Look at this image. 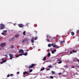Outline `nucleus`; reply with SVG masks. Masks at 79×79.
<instances>
[{"instance_id":"f257e3e1","label":"nucleus","mask_w":79,"mask_h":79,"mask_svg":"<svg viewBox=\"0 0 79 79\" xmlns=\"http://www.w3.org/2000/svg\"><path fill=\"white\" fill-rule=\"evenodd\" d=\"M22 55H25V56H26L27 55V52H25L24 54H20L19 55L17 54L16 56V57L18 58V57H19V56H22Z\"/></svg>"},{"instance_id":"f03ea898","label":"nucleus","mask_w":79,"mask_h":79,"mask_svg":"<svg viewBox=\"0 0 79 79\" xmlns=\"http://www.w3.org/2000/svg\"><path fill=\"white\" fill-rule=\"evenodd\" d=\"M35 65V64H31V65H30L29 67L27 66H26V68H28V69H29L30 68H33L34 66Z\"/></svg>"},{"instance_id":"7ed1b4c3","label":"nucleus","mask_w":79,"mask_h":79,"mask_svg":"<svg viewBox=\"0 0 79 79\" xmlns=\"http://www.w3.org/2000/svg\"><path fill=\"white\" fill-rule=\"evenodd\" d=\"M5 27V25H4L1 24H0V28L1 29H3Z\"/></svg>"},{"instance_id":"20e7f679","label":"nucleus","mask_w":79,"mask_h":79,"mask_svg":"<svg viewBox=\"0 0 79 79\" xmlns=\"http://www.w3.org/2000/svg\"><path fill=\"white\" fill-rule=\"evenodd\" d=\"M6 45V43H2L1 44V46L2 47H5Z\"/></svg>"},{"instance_id":"39448f33","label":"nucleus","mask_w":79,"mask_h":79,"mask_svg":"<svg viewBox=\"0 0 79 79\" xmlns=\"http://www.w3.org/2000/svg\"><path fill=\"white\" fill-rule=\"evenodd\" d=\"M53 47H55L56 48H60V46H56V45H55V44H54L53 46Z\"/></svg>"},{"instance_id":"423d86ee","label":"nucleus","mask_w":79,"mask_h":79,"mask_svg":"<svg viewBox=\"0 0 79 79\" xmlns=\"http://www.w3.org/2000/svg\"><path fill=\"white\" fill-rule=\"evenodd\" d=\"M19 53H24V51L23 49H21L19 51Z\"/></svg>"},{"instance_id":"0eeeda50","label":"nucleus","mask_w":79,"mask_h":79,"mask_svg":"<svg viewBox=\"0 0 79 79\" xmlns=\"http://www.w3.org/2000/svg\"><path fill=\"white\" fill-rule=\"evenodd\" d=\"M57 61H59V62L58 63L59 64H60V63H62V61H61V59H58Z\"/></svg>"},{"instance_id":"6e6552de","label":"nucleus","mask_w":79,"mask_h":79,"mask_svg":"<svg viewBox=\"0 0 79 79\" xmlns=\"http://www.w3.org/2000/svg\"><path fill=\"white\" fill-rule=\"evenodd\" d=\"M18 26L20 27H24V25L21 24H19Z\"/></svg>"},{"instance_id":"1a4fd4ad","label":"nucleus","mask_w":79,"mask_h":79,"mask_svg":"<svg viewBox=\"0 0 79 79\" xmlns=\"http://www.w3.org/2000/svg\"><path fill=\"white\" fill-rule=\"evenodd\" d=\"M60 45H63V42H64V40H63V41H60Z\"/></svg>"},{"instance_id":"9d476101","label":"nucleus","mask_w":79,"mask_h":79,"mask_svg":"<svg viewBox=\"0 0 79 79\" xmlns=\"http://www.w3.org/2000/svg\"><path fill=\"white\" fill-rule=\"evenodd\" d=\"M2 61H3V62H4V63H5V62H6V60L4 59V58H2Z\"/></svg>"},{"instance_id":"9b49d317","label":"nucleus","mask_w":79,"mask_h":79,"mask_svg":"<svg viewBox=\"0 0 79 79\" xmlns=\"http://www.w3.org/2000/svg\"><path fill=\"white\" fill-rule=\"evenodd\" d=\"M31 42L32 43H34V38L33 37L32 38Z\"/></svg>"},{"instance_id":"f8f14e48","label":"nucleus","mask_w":79,"mask_h":79,"mask_svg":"<svg viewBox=\"0 0 79 79\" xmlns=\"http://www.w3.org/2000/svg\"><path fill=\"white\" fill-rule=\"evenodd\" d=\"M15 40V38H13L12 39H10V41H13Z\"/></svg>"},{"instance_id":"ddd939ff","label":"nucleus","mask_w":79,"mask_h":79,"mask_svg":"<svg viewBox=\"0 0 79 79\" xmlns=\"http://www.w3.org/2000/svg\"><path fill=\"white\" fill-rule=\"evenodd\" d=\"M9 56L10 57H13V55L12 54H10Z\"/></svg>"},{"instance_id":"4468645a","label":"nucleus","mask_w":79,"mask_h":79,"mask_svg":"<svg viewBox=\"0 0 79 79\" xmlns=\"http://www.w3.org/2000/svg\"><path fill=\"white\" fill-rule=\"evenodd\" d=\"M56 50H54L53 51H52V54H53L54 53V52H56Z\"/></svg>"},{"instance_id":"2eb2a0df","label":"nucleus","mask_w":79,"mask_h":79,"mask_svg":"<svg viewBox=\"0 0 79 79\" xmlns=\"http://www.w3.org/2000/svg\"><path fill=\"white\" fill-rule=\"evenodd\" d=\"M42 60H44V61H45L46 60V57L44 56Z\"/></svg>"},{"instance_id":"dca6fc26","label":"nucleus","mask_w":79,"mask_h":79,"mask_svg":"<svg viewBox=\"0 0 79 79\" xmlns=\"http://www.w3.org/2000/svg\"><path fill=\"white\" fill-rule=\"evenodd\" d=\"M27 41V40H23L22 41V43H24V42H25Z\"/></svg>"},{"instance_id":"f3484780","label":"nucleus","mask_w":79,"mask_h":79,"mask_svg":"<svg viewBox=\"0 0 79 79\" xmlns=\"http://www.w3.org/2000/svg\"><path fill=\"white\" fill-rule=\"evenodd\" d=\"M45 69V68L44 67H43L42 68V69H41L40 71H43Z\"/></svg>"},{"instance_id":"a211bd4d","label":"nucleus","mask_w":79,"mask_h":79,"mask_svg":"<svg viewBox=\"0 0 79 79\" xmlns=\"http://www.w3.org/2000/svg\"><path fill=\"white\" fill-rule=\"evenodd\" d=\"M48 36H47V37L48 39H46V40H47V41H49V42L50 41V40L48 39Z\"/></svg>"},{"instance_id":"6ab92c4d","label":"nucleus","mask_w":79,"mask_h":79,"mask_svg":"<svg viewBox=\"0 0 79 79\" xmlns=\"http://www.w3.org/2000/svg\"><path fill=\"white\" fill-rule=\"evenodd\" d=\"M51 73L52 74H55V72L53 71H52Z\"/></svg>"},{"instance_id":"aec40b11","label":"nucleus","mask_w":79,"mask_h":79,"mask_svg":"<svg viewBox=\"0 0 79 79\" xmlns=\"http://www.w3.org/2000/svg\"><path fill=\"white\" fill-rule=\"evenodd\" d=\"M72 52L73 53H76V52H77V51L75 50H72Z\"/></svg>"},{"instance_id":"412c9836","label":"nucleus","mask_w":79,"mask_h":79,"mask_svg":"<svg viewBox=\"0 0 79 79\" xmlns=\"http://www.w3.org/2000/svg\"><path fill=\"white\" fill-rule=\"evenodd\" d=\"M18 37H19V35H15V38H17Z\"/></svg>"},{"instance_id":"4be33fe9","label":"nucleus","mask_w":79,"mask_h":79,"mask_svg":"<svg viewBox=\"0 0 79 79\" xmlns=\"http://www.w3.org/2000/svg\"><path fill=\"white\" fill-rule=\"evenodd\" d=\"M48 56L49 57H50V52H48Z\"/></svg>"},{"instance_id":"5701e85b","label":"nucleus","mask_w":79,"mask_h":79,"mask_svg":"<svg viewBox=\"0 0 79 79\" xmlns=\"http://www.w3.org/2000/svg\"><path fill=\"white\" fill-rule=\"evenodd\" d=\"M71 34H72V35H74V33L73 32H72Z\"/></svg>"},{"instance_id":"b1692460","label":"nucleus","mask_w":79,"mask_h":79,"mask_svg":"<svg viewBox=\"0 0 79 79\" xmlns=\"http://www.w3.org/2000/svg\"><path fill=\"white\" fill-rule=\"evenodd\" d=\"M23 35H26V31H24L23 32Z\"/></svg>"},{"instance_id":"393cba45","label":"nucleus","mask_w":79,"mask_h":79,"mask_svg":"<svg viewBox=\"0 0 79 79\" xmlns=\"http://www.w3.org/2000/svg\"><path fill=\"white\" fill-rule=\"evenodd\" d=\"M34 39H35V40H37V39H38V37H37L36 36L34 38Z\"/></svg>"},{"instance_id":"a878e982","label":"nucleus","mask_w":79,"mask_h":79,"mask_svg":"<svg viewBox=\"0 0 79 79\" xmlns=\"http://www.w3.org/2000/svg\"><path fill=\"white\" fill-rule=\"evenodd\" d=\"M14 48V46L13 45H11V47H10V48Z\"/></svg>"},{"instance_id":"bb28decb","label":"nucleus","mask_w":79,"mask_h":79,"mask_svg":"<svg viewBox=\"0 0 79 79\" xmlns=\"http://www.w3.org/2000/svg\"><path fill=\"white\" fill-rule=\"evenodd\" d=\"M48 46L49 47H51V44H49L48 45Z\"/></svg>"},{"instance_id":"cd10ccee","label":"nucleus","mask_w":79,"mask_h":79,"mask_svg":"<svg viewBox=\"0 0 79 79\" xmlns=\"http://www.w3.org/2000/svg\"><path fill=\"white\" fill-rule=\"evenodd\" d=\"M33 71V69H30V73H31Z\"/></svg>"},{"instance_id":"c85d7f7f","label":"nucleus","mask_w":79,"mask_h":79,"mask_svg":"<svg viewBox=\"0 0 79 79\" xmlns=\"http://www.w3.org/2000/svg\"><path fill=\"white\" fill-rule=\"evenodd\" d=\"M26 74V71H25L23 73V74L24 75H25V74Z\"/></svg>"},{"instance_id":"c756f323","label":"nucleus","mask_w":79,"mask_h":79,"mask_svg":"<svg viewBox=\"0 0 79 79\" xmlns=\"http://www.w3.org/2000/svg\"><path fill=\"white\" fill-rule=\"evenodd\" d=\"M50 78H51V79H53V77L52 76H50Z\"/></svg>"},{"instance_id":"7c9ffc66","label":"nucleus","mask_w":79,"mask_h":79,"mask_svg":"<svg viewBox=\"0 0 79 79\" xmlns=\"http://www.w3.org/2000/svg\"><path fill=\"white\" fill-rule=\"evenodd\" d=\"M79 30H78L77 31V33L79 34Z\"/></svg>"},{"instance_id":"2f4dec72","label":"nucleus","mask_w":79,"mask_h":79,"mask_svg":"<svg viewBox=\"0 0 79 79\" xmlns=\"http://www.w3.org/2000/svg\"><path fill=\"white\" fill-rule=\"evenodd\" d=\"M73 53V52H72V51H70V52H69V54H72V53Z\"/></svg>"},{"instance_id":"473e14b6","label":"nucleus","mask_w":79,"mask_h":79,"mask_svg":"<svg viewBox=\"0 0 79 79\" xmlns=\"http://www.w3.org/2000/svg\"><path fill=\"white\" fill-rule=\"evenodd\" d=\"M48 68H52V65H50L49 66H48Z\"/></svg>"},{"instance_id":"72a5a7b5","label":"nucleus","mask_w":79,"mask_h":79,"mask_svg":"<svg viewBox=\"0 0 79 79\" xmlns=\"http://www.w3.org/2000/svg\"><path fill=\"white\" fill-rule=\"evenodd\" d=\"M64 67H65V68H68V65H65V66H64Z\"/></svg>"},{"instance_id":"f704fd0d","label":"nucleus","mask_w":79,"mask_h":79,"mask_svg":"<svg viewBox=\"0 0 79 79\" xmlns=\"http://www.w3.org/2000/svg\"><path fill=\"white\" fill-rule=\"evenodd\" d=\"M53 43H52V44H51V46H53Z\"/></svg>"},{"instance_id":"c9c22d12","label":"nucleus","mask_w":79,"mask_h":79,"mask_svg":"<svg viewBox=\"0 0 79 79\" xmlns=\"http://www.w3.org/2000/svg\"><path fill=\"white\" fill-rule=\"evenodd\" d=\"M4 63V62H3V61H2V62H1L0 63L1 64H3Z\"/></svg>"},{"instance_id":"e433bc0d","label":"nucleus","mask_w":79,"mask_h":79,"mask_svg":"<svg viewBox=\"0 0 79 79\" xmlns=\"http://www.w3.org/2000/svg\"><path fill=\"white\" fill-rule=\"evenodd\" d=\"M35 34H37V31H35Z\"/></svg>"},{"instance_id":"4c0bfd02","label":"nucleus","mask_w":79,"mask_h":79,"mask_svg":"<svg viewBox=\"0 0 79 79\" xmlns=\"http://www.w3.org/2000/svg\"><path fill=\"white\" fill-rule=\"evenodd\" d=\"M7 32V30H5L4 31H3L4 32Z\"/></svg>"},{"instance_id":"58836bf2","label":"nucleus","mask_w":79,"mask_h":79,"mask_svg":"<svg viewBox=\"0 0 79 79\" xmlns=\"http://www.w3.org/2000/svg\"><path fill=\"white\" fill-rule=\"evenodd\" d=\"M10 60H12L13 59V57H10Z\"/></svg>"},{"instance_id":"ea45409f","label":"nucleus","mask_w":79,"mask_h":79,"mask_svg":"<svg viewBox=\"0 0 79 79\" xmlns=\"http://www.w3.org/2000/svg\"><path fill=\"white\" fill-rule=\"evenodd\" d=\"M13 74H11L10 76L12 77L13 76Z\"/></svg>"},{"instance_id":"a19ab883","label":"nucleus","mask_w":79,"mask_h":79,"mask_svg":"<svg viewBox=\"0 0 79 79\" xmlns=\"http://www.w3.org/2000/svg\"><path fill=\"white\" fill-rule=\"evenodd\" d=\"M7 76V77H10V75L8 74Z\"/></svg>"},{"instance_id":"79ce46f5","label":"nucleus","mask_w":79,"mask_h":79,"mask_svg":"<svg viewBox=\"0 0 79 79\" xmlns=\"http://www.w3.org/2000/svg\"><path fill=\"white\" fill-rule=\"evenodd\" d=\"M50 69H47V70H48V71H49Z\"/></svg>"},{"instance_id":"37998d69","label":"nucleus","mask_w":79,"mask_h":79,"mask_svg":"<svg viewBox=\"0 0 79 79\" xmlns=\"http://www.w3.org/2000/svg\"><path fill=\"white\" fill-rule=\"evenodd\" d=\"M17 73L18 74H19V72H18Z\"/></svg>"},{"instance_id":"c03bdc74","label":"nucleus","mask_w":79,"mask_h":79,"mask_svg":"<svg viewBox=\"0 0 79 79\" xmlns=\"http://www.w3.org/2000/svg\"><path fill=\"white\" fill-rule=\"evenodd\" d=\"M26 74H29V73L27 72H26Z\"/></svg>"},{"instance_id":"a18cd8bd","label":"nucleus","mask_w":79,"mask_h":79,"mask_svg":"<svg viewBox=\"0 0 79 79\" xmlns=\"http://www.w3.org/2000/svg\"><path fill=\"white\" fill-rule=\"evenodd\" d=\"M50 51H51L52 52V48H51L50 49Z\"/></svg>"},{"instance_id":"49530a36","label":"nucleus","mask_w":79,"mask_h":79,"mask_svg":"<svg viewBox=\"0 0 79 79\" xmlns=\"http://www.w3.org/2000/svg\"><path fill=\"white\" fill-rule=\"evenodd\" d=\"M2 35H4V33H2Z\"/></svg>"},{"instance_id":"de8ad7c7","label":"nucleus","mask_w":79,"mask_h":79,"mask_svg":"<svg viewBox=\"0 0 79 79\" xmlns=\"http://www.w3.org/2000/svg\"><path fill=\"white\" fill-rule=\"evenodd\" d=\"M61 74V73H58V74H59V75H60V74Z\"/></svg>"},{"instance_id":"09e8293b","label":"nucleus","mask_w":79,"mask_h":79,"mask_svg":"<svg viewBox=\"0 0 79 79\" xmlns=\"http://www.w3.org/2000/svg\"><path fill=\"white\" fill-rule=\"evenodd\" d=\"M5 56H6V57H8V56H7V55H5Z\"/></svg>"},{"instance_id":"8fccbe9b","label":"nucleus","mask_w":79,"mask_h":79,"mask_svg":"<svg viewBox=\"0 0 79 79\" xmlns=\"http://www.w3.org/2000/svg\"><path fill=\"white\" fill-rule=\"evenodd\" d=\"M72 68H75L74 67V66H72Z\"/></svg>"},{"instance_id":"3c124183","label":"nucleus","mask_w":79,"mask_h":79,"mask_svg":"<svg viewBox=\"0 0 79 79\" xmlns=\"http://www.w3.org/2000/svg\"><path fill=\"white\" fill-rule=\"evenodd\" d=\"M0 50H2V48H0Z\"/></svg>"},{"instance_id":"603ef678","label":"nucleus","mask_w":79,"mask_h":79,"mask_svg":"<svg viewBox=\"0 0 79 79\" xmlns=\"http://www.w3.org/2000/svg\"><path fill=\"white\" fill-rule=\"evenodd\" d=\"M77 61H79V60H78V59H77Z\"/></svg>"},{"instance_id":"864d4df0","label":"nucleus","mask_w":79,"mask_h":79,"mask_svg":"<svg viewBox=\"0 0 79 79\" xmlns=\"http://www.w3.org/2000/svg\"><path fill=\"white\" fill-rule=\"evenodd\" d=\"M28 51H29V50L28 49L27 50V52H28Z\"/></svg>"},{"instance_id":"5fc2aeb1","label":"nucleus","mask_w":79,"mask_h":79,"mask_svg":"<svg viewBox=\"0 0 79 79\" xmlns=\"http://www.w3.org/2000/svg\"><path fill=\"white\" fill-rule=\"evenodd\" d=\"M28 24V23H27L26 24V25H27V26Z\"/></svg>"},{"instance_id":"6e6d98bb","label":"nucleus","mask_w":79,"mask_h":79,"mask_svg":"<svg viewBox=\"0 0 79 79\" xmlns=\"http://www.w3.org/2000/svg\"><path fill=\"white\" fill-rule=\"evenodd\" d=\"M73 61L74 62V61H76V60H74Z\"/></svg>"}]
</instances>
